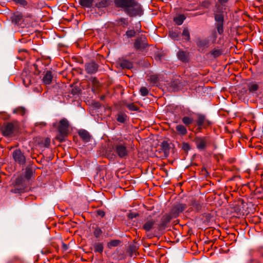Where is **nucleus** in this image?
Returning <instances> with one entry per match:
<instances>
[{"mask_svg": "<svg viewBox=\"0 0 263 263\" xmlns=\"http://www.w3.org/2000/svg\"><path fill=\"white\" fill-rule=\"evenodd\" d=\"M115 6L124 9L131 16L141 13L142 9L140 5L136 0H114Z\"/></svg>", "mask_w": 263, "mask_h": 263, "instance_id": "nucleus-1", "label": "nucleus"}, {"mask_svg": "<svg viewBox=\"0 0 263 263\" xmlns=\"http://www.w3.org/2000/svg\"><path fill=\"white\" fill-rule=\"evenodd\" d=\"M112 149L121 158L127 157L129 153L127 144L122 140L116 141L111 146Z\"/></svg>", "mask_w": 263, "mask_h": 263, "instance_id": "nucleus-2", "label": "nucleus"}, {"mask_svg": "<svg viewBox=\"0 0 263 263\" xmlns=\"http://www.w3.org/2000/svg\"><path fill=\"white\" fill-rule=\"evenodd\" d=\"M69 128V123L66 119L63 118L60 120L58 129L60 134L58 139L61 141H62L64 140V138L67 135Z\"/></svg>", "mask_w": 263, "mask_h": 263, "instance_id": "nucleus-3", "label": "nucleus"}, {"mask_svg": "<svg viewBox=\"0 0 263 263\" xmlns=\"http://www.w3.org/2000/svg\"><path fill=\"white\" fill-rule=\"evenodd\" d=\"M18 128V122L17 121H13L4 125L2 128V130L4 136H9L16 132Z\"/></svg>", "mask_w": 263, "mask_h": 263, "instance_id": "nucleus-4", "label": "nucleus"}, {"mask_svg": "<svg viewBox=\"0 0 263 263\" xmlns=\"http://www.w3.org/2000/svg\"><path fill=\"white\" fill-rule=\"evenodd\" d=\"M215 23V26L217 29V32L219 34H222L223 32V21L224 17L222 13H216L214 16Z\"/></svg>", "mask_w": 263, "mask_h": 263, "instance_id": "nucleus-5", "label": "nucleus"}, {"mask_svg": "<svg viewBox=\"0 0 263 263\" xmlns=\"http://www.w3.org/2000/svg\"><path fill=\"white\" fill-rule=\"evenodd\" d=\"M12 157L14 161L20 165L23 166L26 163V157L20 149L13 152Z\"/></svg>", "mask_w": 263, "mask_h": 263, "instance_id": "nucleus-6", "label": "nucleus"}, {"mask_svg": "<svg viewBox=\"0 0 263 263\" xmlns=\"http://www.w3.org/2000/svg\"><path fill=\"white\" fill-rule=\"evenodd\" d=\"M25 184L22 178H17L14 187L11 189V192L13 193L20 194L25 191Z\"/></svg>", "mask_w": 263, "mask_h": 263, "instance_id": "nucleus-7", "label": "nucleus"}, {"mask_svg": "<svg viewBox=\"0 0 263 263\" xmlns=\"http://www.w3.org/2000/svg\"><path fill=\"white\" fill-rule=\"evenodd\" d=\"M155 220L149 217L144 220L142 228L145 231H149L155 228Z\"/></svg>", "mask_w": 263, "mask_h": 263, "instance_id": "nucleus-8", "label": "nucleus"}, {"mask_svg": "<svg viewBox=\"0 0 263 263\" xmlns=\"http://www.w3.org/2000/svg\"><path fill=\"white\" fill-rule=\"evenodd\" d=\"M195 142L197 148L201 151L206 148L207 139L205 137H196L195 139Z\"/></svg>", "mask_w": 263, "mask_h": 263, "instance_id": "nucleus-9", "label": "nucleus"}, {"mask_svg": "<svg viewBox=\"0 0 263 263\" xmlns=\"http://www.w3.org/2000/svg\"><path fill=\"white\" fill-rule=\"evenodd\" d=\"M98 69V65L95 62H90L85 64V70L88 73H96Z\"/></svg>", "mask_w": 263, "mask_h": 263, "instance_id": "nucleus-10", "label": "nucleus"}, {"mask_svg": "<svg viewBox=\"0 0 263 263\" xmlns=\"http://www.w3.org/2000/svg\"><path fill=\"white\" fill-rule=\"evenodd\" d=\"M177 57L182 62L186 63L189 60V53L186 51L180 50L177 53Z\"/></svg>", "mask_w": 263, "mask_h": 263, "instance_id": "nucleus-11", "label": "nucleus"}, {"mask_svg": "<svg viewBox=\"0 0 263 263\" xmlns=\"http://www.w3.org/2000/svg\"><path fill=\"white\" fill-rule=\"evenodd\" d=\"M172 219V216L170 215H165L163 216L161 219L159 227L160 229H164L166 228L167 224L170 222Z\"/></svg>", "mask_w": 263, "mask_h": 263, "instance_id": "nucleus-12", "label": "nucleus"}, {"mask_svg": "<svg viewBox=\"0 0 263 263\" xmlns=\"http://www.w3.org/2000/svg\"><path fill=\"white\" fill-rule=\"evenodd\" d=\"M23 17L22 14L19 12H16L13 14L11 18L12 22L15 24H18L21 22Z\"/></svg>", "mask_w": 263, "mask_h": 263, "instance_id": "nucleus-13", "label": "nucleus"}, {"mask_svg": "<svg viewBox=\"0 0 263 263\" xmlns=\"http://www.w3.org/2000/svg\"><path fill=\"white\" fill-rule=\"evenodd\" d=\"M53 79V75L51 71H47L43 78L44 84L48 85L51 83Z\"/></svg>", "mask_w": 263, "mask_h": 263, "instance_id": "nucleus-14", "label": "nucleus"}, {"mask_svg": "<svg viewBox=\"0 0 263 263\" xmlns=\"http://www.w3.org/2000/svg\"><path fill=\"white\" fill-rule=\"evenodd\" d=\"M79 135L80 137L84 140L85 142H88L90 141L91 136H90L89 133L85 130H81L79 132Z\"/></svg>", "mask_w": 263, "mask_h": 263, "instance_id": "nucleus-15", "label": "nucleus"}, {"mask_svg": "<svg viewBox=\"0 0 263 263\" xmlns=\"http://www.w3.org/2000/svg\"><path fill=\"white\" fill-rule=\"evenodd\" d=\"M127 115L123 112H119L117 115V120L118 122L124 123L127 119Z\"/></svg>", "mask_w": 263, "mask_h": 263, "instance_id": "nucleus-16", "label": "nucleus"}, {"mask_svg": "<svg viewBox=\"0 0 263 263\" xmlns=\"http://www.w3.org/2000/svg\"><path fill=\"white\" fill-rule=\"evenodd\" d=\"M93 250L95 252L102 253L104 249L103 245L101 242H97L93 245Z\"/></svg>", "mask_w": 263, "mask_h": 263, "instance_id": "nucleus-17", "label": "nucleus"}, {"mask_svg": "<svg viewBox=\"0 0 263 263\" xmlns=\"http://www.w3.org/2000/svg\"><path fill=\"white\" fill-rule=\"evenodd\" d=\"M185 19V16L183 14H180L176 17H175L174 18V21L178 25H180L183 23V21Z\"/></svg>", "mask_w": 263, "mask_h": 263, "instance_id": "nucleus-18", "label": "nucleus"}, {"mask_svg": "<svg viewBox=\"0 0 263 263\" xmlns=\"http://www.w3.org/2000/svg\"><path fill=\"white\" fill-rule=\"evenodd\" d=\"M145 44L141 43V39H137L134 44V47L137 49L142 50L145 48Z\"/></svg>", "mask_w": 263, "mask_h": 263, "instance_id": "nucleus-19", "label": "nucleus"}, {"mask_svg": "<svg viewBox=\"0 0 263 263\" xmlns=\"http://www.w3.org/2000/svg\"><path fill=\"white\" fill-rule=\"evenodd\" d=\"M120 65L123 68L127 69H130L133 67L132 63L126 60L121 61Z\"/></svg>", "mask_w": 263, "mask_h": 263, "instance_id": "nucleus-20", "label": "nucleus"}, {"mask_svg": "<svg viewBox=\"0 0 263 263\" xmlns=\"http://www.w3.org/2000/svg\"><path fill=\"white\" fill-rule=\"evenodd\" d=\"M13 113L21 116H24L26 113V109L23 107H18L13 109Z\"/></svg>", "mask_w": 263, "mask_h": 263, "instance_id": "nucleus-21", "label": "nucleus"}, {"mask_svg": "<svg viewBox=\"0 0 263 263\" xmlns=\"http://www.w3.org/2000/svg\"><path fill=\"white\" fill-rule=\"evenodd\" d=\"M176 129L180 135H185L187 133L186 128L182 125H177Z\"/></svg>", "mask_w": 263, "mask_h": 263, "instance_id": "nucleus-22", "label": "nucleus"}, {"mask_svg": "<svg viewBox=\"0 0 263 263\" xmlns=\"http://www.w3.org/2000/svg\"><path fill=\"white\" fill-rule=\"evenodd\" d=\"M93 1V0H80V4L83 7L90 8Z\"/></svg>", "mask_w": 263, "mask_h": 263, "instance_id": "nucleus-23", "label": "nucleus"}, {"mask_svg": "<svg viewBox=\"0 0 263 263\" xmlns=\"http://www.w3.org/2000/svg\"><path fill=\"white\" fill-rule=\"evenodd\" d=\"M193 119L192 118L185 116L183 117L182 119V122L186 125V126H189L190 124H192L193 122Z\"/></svg>", "mask_w": 263, "mask_h": 263, "instance_id": "nucleus-24", "label": "nucleus"}, {"mask_svg": "<svg viewBox=\"0 0 263 263\" xmlns=\"http://www.w3.org/2000/svg\"><path fill=\"white\" fill-rule=\"evenodd\" d=\"M205 117L203 115H200L198 116L197 120V124L199 127H201L205 121Z\"/></svg>", "mask_w": 263, "mask_h": 263, "instance_id": "nucleus-25", "label": "nucleus"}, {"mask_svg": "<svg viewBox=\"0 0 263 263\" xmlns=\"http://www.w3.org/2000/svg\"><path fill=\"white\" fill-rule=\"evenodd\" d=\"M208 41L205 40H199L197 42V45L201 47H207L208 46Z\"/></svg>", "mask_w": 263, "mask_h": 263, "instance_id": "nucleus-26", "label": "nucleus"}, {"mask_svg": "<svg viewBox=\"0 0 263 263\" xmlns=\"http://www.w3.org/2000/svg\"><path fill=\"white\" fill-rule=\"evenodd\" d=\"M182 36H184V39L186 41H189L190 40V33L187 29H184L182 32Z\"/></svg>", "mask_w": 263, "mask_h": 263, "instance_id": "nucleus-27", "label": "nucleus"}, {"mask_svg": "<svg viewBox=\"0 0 263 263\" xmlns=\"http://www.w3.org/2000/svg\"><path fill=\"white\" fill-rule=\"evenodd\" d=\"M120 243V241L119 240H112L108 243V246L109 248L117 247L119 245Z\"/></svg>", "mask_w": 263, "mask_h": 263, "instance_id": "nucleus-28", "label": "nucleus"}, {"mask_svg": "<svg viewBox=\"0 0 263 263\" xmlns=\"http://www.w3.org/2000/svg\"><path fill=\"white\" fill-rule=\"evenodd\" d=\"M126 106L129 110L132 111H137L138 109V107L134 103H128L126 104Z\"/></svg>", "mask_w": 263, "mask_h": 263, "instance_id": "nucleus-29", "label": "nucleus"}, {"mask_svg": "<svg viewBox=\"0 0 263 263\" xmlns=\"http://www.w3.org/2000/svg\"><path fill=\"white\" fill-rule=\"evenodd\" d=\"M102 233V231L99 228L95 229L93 232V235L96 238H99Z\"/></svg>", "mask_w": 263, "mask_h": 263, "instance_id": "nucleus-30", "label": "nucleus"}, {"mask_svg": "<svg viewBox=\"0 0 263 263\" xmlns=\"http://www.w3.org/2000/svg\"><path fill=\"white\" fill-rule=\"evenodd\" d=\"M16 4L20 5L22 6H26L27 5V2L25 0H12Z\"/></svg>", "mask_w": 263, "mask_h": 263, "instance_id": "nucleus-31", "label": "nucleus"}, {"mask_svg": "<svg viewBox=\"0 0 263 263\" xmlns=\"http://www.w3.org/2000/svg\"><path fill=\"white\" fill-rule=\"evenodd\" d=\"M140 92L142 96H146L148 93V90L145 87H142L140 89Z\"/></svg>", "mask_w": 263, "mask_h": 263, "instance_id": "nucleus-32", "label": "nucleus"}, {"mask_svg": "<svg viewBox=\"0 0 263 263\" xmlns=\"http://www.w3.org/2000/svg\"><path fill=\"white\" fill-rule=\"evenodd\" d=\"M221 53V51L218 49L213 50L211 52L212 55L214 57H218L220 55Z\"/></svg>", "mask_w": 263, "mask_h": 263, "instance_id": "nucleus-33", "label": "nucleus"}, {"mask_svg": "<svg viewBox=\"0 0 263 263\" xmlns=\"http://www.w3.org/2000/svg\"><path fill=\"white\" fill-rule=\"evenodd\" d=\"M169 36L174 40H177L178 37V34L175 32L170 31L169 32Z\"/></svg>", "mask_w": 263, "mask_h": 263, "instance_id": "nucleus-34", "label": "nucleus"}, {"mask_svg": "<svg viewBox=\"0 0 263 263\" xmlns=\"http://www.w3.org/2000/svg\"><path fill=\"white\" fill-rule=\"evenodd\" d=\"M32 173V172L30 169L26 168V171H25V177L28 179L30 178Z\"/></svg>", "mask_w": 263, "mask_h": 263, "instance_id": "nucleus-35", "label": "nucleus"}, {"mask_svg": "<svg viewBox=\"0 0 263 263\" xmlns=\"http://www.w3.org/2000/svg\"><path fill=\"white\" fill-rule=\"evenodd\" d=\"M258 85L257 84H252L250 86V90L251 91H255L258 89Z\"/></svg>", "mask_w": 263, "mask_h": 263, "instance_id": "nucleus-36", "label": "nucleus"}, {"mask_svg": "<svg viewBox=\"0 0 263 263\" xmlns=\"http://www.w3.org/2000/svg\"><path fill=\"white\" fill-rule=\"evenodd\" d=\"M150 80L153 83H156L158 81V77L157 76L153 75L150 77Z\"/></svg>", "mask_w": 263, "mask_h": 263, "instance_id": "nucleus-37", "label": "nucleus"}, {"mask_svg": "<svg viewBox=\"0 0 263 263\" xmlns=\"http://www.w3.org/2000/svg\"><path fill=\"white\" fill-rule=\"evenodd\" d=\"M135 31L134 30H128L126 32V35L128 37H133V36H134L135 35Z\"/></svg>", "mask_w": 263, "mask_h": 263, "instance_id": "nucleus-38", "label": "nucleus"}, {"mask_svg": "<svg viewBox=\"0 0 263 263\" xmlns=\"http://www.w3.org/2000/svg\"><path fill=\"white\" fill-rule=\"evenodd\" d=\"M106 2H101L99 3L96 4V6L98 8H101L105 7Z\"/></svg>", "mask_w": 263, "mask_h": 263, "instance_id": "nucleus-39", "label": "nucleus"}, {"mask_svg": "<svg viewBox=\"0 0 263 263\" xmlns=\"http://www.w3.org/2000/svg\"><path fill=\"white\" fill-rule=\"evenodd\" d=\"M182 148L186 151L190 149V146L187 143H183L182 145Z\"/></svg>", "mask_w": 263, "mask_h": 263, "instance_id": "nucleus-40", "label": "nucleus"}, {"mask_svg": "<svg viewBox=\"0 0 263 263\" xmlns=\"http://www.w3.org/2000/svg\"><path fill=\"white\" fill-rule=\"evenodd\" d=\"M23 82L24 85L27 86L31 83V81L30 80H29L28 78H26V79L23 80Z\"/></svg>", "mask_w": 263, "mask_h": 263, "instance_id": "nucleus-41", "label": "nucleus"}, {"mask_svg": "<svg viewBox=\"0 0 263 263\" xmlns=\"http://www.w3.org/2000/svg\"><path fill=\"white\" fill-rule=\"evenodd\" d=\"M98 215L100 216L101 217H103L105 215V212L101 210H99L97 212Z\"/></svg>", "mask_w": 263, "mask_h": 263, "instance_id": "nucleus-42", "label": "nucleus"}, {"mask_svg": "<svg viewBox=\"0 0 263 263\" xmlns=\"http://www.w3.org/2000/svg\"><path fill=\"white\" fill-rule=\"evenodd\" d=\"M218 1L221 4L226 3L228 1V0H218Z\"/></svg>", "mask_w": 263, "mask_h": 263, "instance_id": "nucleus-43", "label": "nucleus"}, {"mask_svg": "<svg viewBox=\"0 0 263 263\" xmlns=\"http://www.w3.org/2000/svg\"><path fill=\"white\" fill-rule=\"evenodd\" d=\"M203 4H205V5H209V3H208V2H204V3H203ZM205 6H206V5H205Z\"/></svg>", "mask_w": 263, "mask_h": 263, "instance_id": "nucleus-44", "label": "nucleus"}]
</instances>
